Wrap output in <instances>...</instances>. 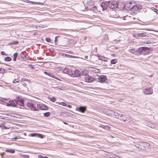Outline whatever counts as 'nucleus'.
Wrapping results in <instances>:
<instances>
[{
	"instance_id": "obj_42",
	"label": "nucleus",
	"mask_w": 158,
	"mask_h": 158,
	"mask_svg": "<svg viewBox=\"0 0 158 158\" xmlns=\"http://www.w3.org/2000/svg\"><path fill=\"white\" fill-rule=\"evenodd\" d=\"M135 50H129V51L130 52L133 54L135 52Z\"/></svg>"
},
{
	"instance_id": "obj_32",
	"label": "nucleus",
	"mask_w": 158,
	"mask_h": 158,
	"mask_svg": "<svg viewBox=\"0 0 158 158\" xmlns=\"http://www.w3.org/2000/svg\"><path fill=\"white\" fill-rule=\"evenodd\" d=\"M141 48V49H143H143H150L149 48H148L147 47H141L140 48H138V49H140Z\"/></svg>"
},
{
	"instance_id": "obj_21",
	"label": "nucleus",
	"mask_w": 158,
	"mask_h": 158,
	"mask_svg": "<svg viewBox=\"0 0 158 158\" xmlns=\"http://www.w3.org/2000/svg\"><path fill=\"white\" fill-rule=\"evenodd\" d=\"M138 35L139 37H144L147 35V34L146 33H140L138 34Z\"/></svg>"
},
{
	"instance_id": "obj_38",
	"label": "nucleus",
	"mask_w": 158,
	"mask_h": 158,
	"mask_svg": "<svg viewBox=\"0 0 158 158\" xmlns=\"http://www.w3.org/2000/svg\"><path fill=\"white\" fill-rule=\"evenodd\" d=\"M44 136L43 135L41 134H38V135L37 136H38V137H39L41 138H43L44 137Z\"/></svg>"
},
{
	"instance_id": "obj_12",
	"label": "nucleus",
	"mask_w": 158,
	"mask_h": 158,
	"mask_svg": "<svg viewBox=\"0 0 158 158\" xmlns=\"http://www.w3.org/2000/svg\"><path fill=\"white\" fill-rule=\"evenodd\" d=\"M10 105L14 107H17V103L16 102V100H12L10 101Z\"/></svg>"
},
{
	"instance_id": "obj_48",
	"label": "nucleus",
	"mask_w": 158,
	"mask_h": 158,
	"mask_svg": "<svg viewBox=\"0 0 158 158\" xmlns=\"http://www.w3.org/2000/svg\"><path fill=\"white\" fill-rule=\"evenodd\" d=\"M105 126L106 125H101V126H100L102 127V128H103L104 129H105Z\"/></svg>"
},
{
	"instance_id": "obj_2",
	"label": "nucleus",
	"mask_w": 158,
	"mask_h": 158,
	"mask_svg": "<svg viewBox=\"0 0 158 158\" xmlns=\"http://www.w3.org/2000/svg\"><path fill=\"white\" fill-rule=\"evenodd\" d=\"M106 80L107 77L106 76L101 75L99 77L98 76V78H95V81L103 83L105 82Z\"/></svg>"
},
{
	"instance_id": "obj_4",
	"label": "nucleus",
	"mask_w": 158,
	"mask_h": 158,
	"mask_svg": "<svg viewBox=\"0 0 158 158\" xmlns=\"http://www.w3.org/2000/svg\"><path fill=\"white\" fill-rule=\"evenodd\" d=\"M110 3V1L106 2H102L101 4V7L102 8L103 10H106L108 7H109V4Z\"/></svg>"
},
{
	"instance_id": "obj_35",
	"label": "nucleus",
	"mask_w": 158,
	"mask_h": 158,
	"mask_svg": "<svg viewBox=\"0 0 158 158\" xmlns=\"http://www.w3.org/2000/svg\"><path fill=\"white\" fill-rule=\"evenodd\" d=\"M152 40H148L146 41L144 43L146 44H149L151 43H152Z\"/></svg>"
},
{
	"instance_id": "obj_34",
	"label": "nucleus",
	"mask_w": 158,
	"mask_h": 158,
	"mask_svg": "<svg viewBox=\"0 0 158 158\" xmlns=\"http://www.w3.org/2000/svg\"><path fill=\"white\" fill-rule=\"evenodd\" d=\"M50 100L52 102H54L56 100V99L54 97H53L50 98Z\"/></svg>"
},
{
	"instance_id": "obj_28",
	"label": "nucleus",
	"mask_w": 158,
	"mask_h": 158,
	"mask_svg": "<svg viewBox=\"0 0 158 158\" xmlns=\"http://www.w3.org/2000/svg\"><path fill=\"white\" fill-rule=\"evenodd\" d=\"M30 3H32V4H39V5H42L43 3H42V2H31V1H30Z\"/></svg>"
},
{
	"instance_id": "obj_15",
	"label": "nucleus",
	"mask_w": 158,
	"mask_h": 158,
	"mask_svg": "<svg viewBox=\"0 0 158 158\" xmlns=\"http://www.w3.org/2000/svg\"><path fill=\"white\" fill-rule=\"evenodd\" d=\"M74 75L76 77H80L81 76V72L79 70H76L74 72Z\"/></svg>"
},
{
	"instance_id": "obj_30",
	"label": "nucleus",
	"mask_w": 158,
	"mask_h": 158,
	"mask_svg": "<svg viewBox=\"0 0 158 158\" xmlns=\"http://www.w3.org/2000/svg\"><path fill=\"white\" fill-rule=\"evenodd\" d=\"M69 42L71 44H75V41L73 39H70L69 40Z\"/></svg>"
},
{
	"instance_id": "obj_17",
	"label": "nucleus",
	"mask_w": 158,
	"mask_h": 158,
	"mask_svg": "<svg viewBox=\"0 0 158 158\" xmlns=\"http://www.w3.org/2000/svg\"><path fill=\"white\" fill-rule=\"evenodd\" d=\"M44 73L46 74V75H47L50 77H52L53 78H55L57 80H59V79H58V78H56L55 77H54L52 74H51L49 73H48L46 71H45L44 72Z\"/></svg>"
},
{
	"instance_id": "obj_24",
	"label": "nucleus",
	"mask_w": 158,
	"mask_h": 158,
	"mask_svg": "<svg viewBox=\"0 0 158 158\" xmlns=\"http://www.w3.org/2000/svg\"><path fill=\"white\" fill-rule=\"evenodd\" d=\"M19 43V42L17 41H11L10 43V44H17Z\"/></svg>"
},
{
	"instance_id": "obj_51",
	"label": "nucleus",
	"mask_w": 158,
	"mask_h": 158,
	"mask_svg": "<svg viewBox=\"0 0 158 158\" xmlns=\"http://www.w3.org/2000/svg\"><path fill=\"white\" fill-rule=\"evenodd\" d=\"M56 103L57 104V103H58V104H59V105H61V102H56Z\"/></svg>"
},
{
	"instance_id": "obj_44",
	"label": "nucleus",
	"mask_w": 158,
	"mask_h": 158,
	"mask_svg": "<svg viewBox=\"0 0 158 158\" xmlns=\"http://www.w3.org/2000/svg\"><path fill=\"white\" fill-rule=\"evenodd\" d=\"M1 54L2 55H6V56H7V54H6L3 51H2L1 52Z\"/></svg>"
},
{
	"instance_id": "obj_58",
	"label": "nucleus",
	"mask_w": 158,
	"mask_h": 158,
	"mask_svg": "<svg viewBox=\"0 0 158 158\" xmlns=\"http://www.w3.org/2000/svg\"><path fill=\"white\" fill-rule=\"evenodd\" d=\"M63 123H64L65 124H67V125H68V124L67 123H66V122H63Z\"/></svg>"
},
{
	"instance_id": "obj_18",
	"label": "nucleus",
	"mask_w": 158,
	"mask_h": 158,
	"mask_svg": "<svg viewBox=\"0 0 158 158\" xmlns=\"http://www.w3.org/2000/svg\"><path fill=\"white\" fill-rule=\"evenodd\" d=\"M120 117H117V118L119 119L120 120L123 121V122H125L127 120V118L125 117V116H124V117H123L119 116Z\"/></svg>"
},
{
	"instance_id": "obj_10",
	"label": "nucleus",
	"mask_w": 158,
	"mask_h": 158,
	"mask_svg": "<svg viewBox=\"0 0 158 158\" xmlns=\"http://www.w3.org/2000/svg\"><path fill=\"white\" fill-rule=\"evenodd\" d=\"M133 5H132V3L130 2L129 3H126L124 6L126 9L127 10H131Z\"/></svg>"
},
{
	"instance_id": "obj_64",
	"label": "nucleus",
	"mask_w": 158,
	"mask_h": 158,
	"mask_svg": "<svg viewBox=\"0 0 158 158\" xmlns=\"http://www.w3.org/2000/svg\"><path fill=\"white\" fill-rule=\"evenodd\" d=\"M0 62H1V61H0ZM0 64H1V63L0 62Z\"/></svg>"
},
{
	"instance_id": "obj_14",
	"label": "nucleus",
	"mask_w": 158,
	"mask_h": 158,
	"mask_svg": "<svg viewBox=\"0 0 158 158\" xmlns=\"http://www.w3.org/2000/svg\"><path fill=\"white\" fill-rule=\"evenodd\" d=\"M63 72L64 73H66L70 75H72L73 74L72 71L67 68L64 69Z\"/></svg>"
},
{
	"instance_id": "obj_7",
	"label": "nucleus",
	"mask_w": 158,
	"mask_h": 158,
	"mask_svg": "<svg viewBox=\"0 0 158 158\" xmlns=\"http://www.w3.org/2000/svg\"><path fill=\"white\" fill-rule=\"evenodd\" d=\"M143 92L145 94H152V89L151 88H147L143 90Z\"/></svg>"
},
{
	"instance_id": "obj_23",
	"label": "nucleus",
	"mask_w": 158,
	"mask_h": 158,
	"mask_svg": "<svg viewBox=\"0 0 158 158\" xmlns=\"http://www.w3.org/2000/svg\"><path fill=\"white\" fill-rule=\"evenodd\" d=\"M50 115V113L49 112H47L44 114V116L45 117H47Z\"/></svg>"
},
{
	"instance_id": "obj_43",
	"label": "nucleus",
	"mask_w": 158,
	"mask_h": 158,
	"mask_svg": "<svg viewBox=\"0 0 158 158\" xmlns=\"http://www.w3.org/2000/svg\"><path fill=\"white\" fill-rule=\"evenodd\" d=\"M20 138V136H17L15 137V138H13L12 139H19Z\"/></svg>"
},
{
	"instance_id": "obj_56",
	"label": "nucleus",
	"mask_w": 158,
	"mask_h": 158,
	"mask_svg": "<svg viewBox=\"0 0 158 158\" xmlns=\"http://www.w3.org/2000/svg\"><path fill=\"white\" fill-rule=\"evenodd\" d=\"M52 87L53 88H57V87H54L53 84H52Z\"/></svg>"
},
{
	"instance_id": "obj_8",
	"label": "nucleus",
	"mask_w": 158,
	"mask_h": 158,
	"mask_svg": "<svg viewBox=\"0 0 158 158\" xmlns=\"http://www.w3.org/2000/svg\"><path fill=\"white\" fill-rule=\"evenodd\" d=\"M110 114H111V115H112L113 116H118L119 117L121 116L124 117V116H125V115H123L118 114V113L116 112L115 111H114L113 110H110Z\"/></svg>"
},
{
	"instance_id": "obj_61",
	"label": "nucleus",
	"mask_w": 158,
	"mask_h": 158,
	"mask_svg": "<svg viewBox=\"0 0 158 158\" xmlns=\"http://www.w3.org/2000/svg\"><path fill=\"white\" fill-rule=\"evenodd\" d=\"M156 12L158 14V11H156Z\"/></svg>"
},
{
	"instance_id": "obj_59",
	"label": "nucleus",
	"mask_w": 158,
	"mask_h": 158,
	"mask_svg": "<svg viewBox=\"0 0 158 158\" xmlns=\"http://www.w3.org/2000/svg\"><path fill=\"white\" fill-rule=\"evenodd\" d=\"M31 66H32V69H34V67L32 66V65H31Z\"/></svg>"
},
{
	"instance_id": "obj_6",
	"label": "nucleus",
	"mask_w": 158,
	"mask_h": 158,
	"mask_svg": "<svg viewBox=\"0 0 158 158\" xmlns=\"http://www.w3.org/2000/svg\"><path fill=\"white\" fill-rule=\"evenodd\" d=\"M37 107L40 110H47L48 107L46 105L43 104H37Z\"/></svg>"
},
{
	"instance_id": "obj_50",
	"label": "nucleus",
	"mask_w": 158,
	"mask_h": 158,
	"mask_svg": "<svg viewBox=\"0 0 158 158\" xmlns=\"http://www.w3.org/2000/svg\"><path fill=\"white\" fill-rule=\"evenodd\" d=\"M50 51V52H51V53H53L54 52V50H49Z\"/></svg>"
},
{
	"instance_id": "obj_29",
	"label": "nucleus",
	"mask_w": 158,
	"mask_h": 158,
	"mask_svg": "<svg viewBox=\"0 0 158 158\" xmlns=\"http://www.w3.org/2000/svg\"><path fill=\"white\" fill-rule=\"evenodd\" d=\"M21 156L23 158H28L29 157V156L28 155L22 154Z\"/></svg>"
},
{
	"instance_id": "obj_52",
	"label": "nucleus",
	"mask_w": 158,
	"mask_h": 158,
	"mask_svg": "<svg viewBox=\"0 0 158 158\" xmlns=\"http://www.w3.org/2000/svg\"><path fill=\"white\" fill-rule=\"evenodd\" d=\"M154 11L155 12H156V11L158 12V10L155 8V10H154Z\"/></svg>"
},
{
	"instance_id": "obj_37",
	"label": "nucleus",
	"mask_w": 158,
	"mask_h": 158,
	"mask_svg": "<svg viewBox=\"0 0 158 158\" xmlns=\"http://www.w3.org/2000/svg\"><path fill=\"white\" fill-rule=\"evenodd\" d=\"M38 158H48V157L47 156H43L42 155H39L38 156Z\"/></svg>"
},
{
	"instance_id": "obj_5",
	"label": "nucleus",
	"mask_w": 158,
	"mask_h": 158,
	"mask_svg": "<svg viewBox=\"0 0 158 158\" xmlns=\"http://www.w3.org/2000/svg\"><path fill=\"white\" fill-rule=\"evenodd\" d=\"M85 81L88 83H90L93 82L95 79L92 76H88L85 77Z\"/></svg>"
},
{
	"instance_id": "obj_16",
	"label": "nucleus",
	"mask_w": 158,
	"mask_h": 158,
	"mask_svg": "<svg viewBox=\"0 0 158 158\" xmlns=\"http://www.w3.org/2000/svg\"><path fill=\"white\" fill-rule=\"evenodd\" d=\"M5 152H6L9 153L11 154L14 153L15 152V151L14 150L9 149H6Z\"/></svg>"
},
{
	"instance_id": "obj_62",
	"label": "nucleus",
	"mask_w": 158,
	"mask_h": 158,
	"mask_svg": "<svg viewBox=\"0 0 158 158\" xmlns=\"http://www.w3.org/2000/svg\"><path fill=\"white\" fill-rule=\"evenodd\" d=\"M69 53H70V54H72V53H71H71H69Z\"/></svg>"
},
{
	"instance_id": "obj_39",
	"label": "nucleus",
	"mask_w": 158,
	"mask_h": 158,
	"mask_svg": "<svg viewBox=\"0 0 158 158\" xmlns=\"http://www.w3.org/2000/svg\"><path fill=\"white\" fill-rule=\"evenodd\" d=\"M90 9L91 10H93V11H95L97 9H96V7L95 6H94L93 8H90Z\"/></svg>"
},
{
	"instance_id": "obj_33",
	"label": "nucleus",
	"mask_w": 158,
	"mask_h": 158,
	"mask_svg": "<svg viewBox=\"0 0 158 158\" xmlns=\"http://www.w3.org/2000/svg\"><path fill=\"white\" fill-rule=\"evenodd\" d=\"M46 41L48 43H51L52 40L49 38H47L45 39Z\"/></svg>"
},
{
	"instance_id": "obj_1",
	"label": "nucleus",
	"mask_w": 158,
	"mask_h": 158,
	"mask_svg": "<svg viewBox=\"0 0 158 158\" xmlns=\"http://www.w3.org/2000/svg\"><path fill=\"white\" fill-rule=\"evenodd\" d=\"M17 103V107H18V105L19 106H23L26 109H30L31 110L35 111H38V110L36 109V107L31 102L27 103L26 105L24 104L23 100L21 98H19L18 100H16Z\"/></svg>"
},
{
	"instance_id": "obj_57",
	"label": "nucleus",
	"mask_w": 158,
	"mask_h": 158,
	"mask_svg": "<svg viewBox=\"0 0 158 158\" xmlns=\"http://www.w3.org/2000/svg\"><path fill=\"white\" fill-rule=\"evenodd\" d=\"M102 60V61H107V60H105V59H104V60Z\"/></svg>"
},
{
	"instance_id": "obj_40",
	"label": "nucleus",
	"mask_w": 158,
	"mask_h": 158,
	"mask_svg": "<svg viewBox=\"0 0 158 158\" xmlns=\"http://www.w3.org/2000/svg\"><path fill=\"white\" fill-rule=\"evenodd\" d=\"M61 105L63 106H67V105L64 102H61Z\"/></svg>"
},
{
	"instance_id": "obj_31",
	"label": "nucleus",
	"mask_w": 158,
	"mask_h": 158,
	"mask_svg": "<svg viewBox=\"0 0 158 158\" xmlns=\"http://www.w3.org/2000/svg\"><path fill=\"white\" fill-rule=\"evenodd\" d=\"M136 7H137V6H135V5L133 6L131 10L134 11L137 10H138Z\"/></svg>"
},
{
	"instance_id": "obj_53",
	"label": "nucleus",
	"mask_w": 158,
	"mask_h": 158,
	"mask_svg": "<svg viewBox=\"0 0 158 158\" xmlns=\"http://www.w3.org/2000/svg\"><path fill=\"white\" fill-rule=\"evenodd\" d=\"M57 37H56L55 38V42L56 43V41H57Z\"/></svg>"
},
{
	"instance_id": "obj_9",
	"label": "nucleus",
	"mask_w": 158,
	"mask_h": 158,
	"mask_svg": "<svg viewBox=\"0 0 158 158\" xmlns=\"http://www.w3.org/2000/svg\"><path fill=\"white\" fill-rule=\"evenodd\" d=\"M86 110V107L85 106H80L76 108V110L81 112L84 113Z\"/></svg>"
},
{
	"instance_id": "obj_46",
	"label": "nucleus",
	"mask_w": 158,
	"mask_h": 158,
	"mask_svg": "<svg viewBox=\"0 0 158 158\" xmlns=\"http://www.w3.org/2000/svg\"><path fill=\"white\" fill-rule=\"evenodd\" d=\"M138 51V52H142L143 51H144L145 50H137Z\"/></svg>"
},
{
	"instance_id": "obj_49",
	"label": "nucleus",
	"mask_w": 158,
	"mask_h": 158,
	"mask_svg": "<svg viewBox=\"0 0 158 158\" xmlns=\"http://www.w3.org/2000/svg\"><path fill=\"white\" fill-rule=\"evenodd\" d=\"M146 146L147 147H149V146H150V145L149 143H146Z\"/></svg>"
},
{
	"instance_id": "obj_13",
	"label": "nucleus",
	"mask_w": 158,
	"mask_h": 158,
	"mask_svg": "<svg viewBox=\"0 0 158 158\" xmlns=\"http://www.w3.org/2000/svg\"><path fill=\"white\" fill-rule=\"evenodd\" d=\"M60 55H61L62 56H65L66 57H70V58H76L77 57L76 56L70 55L69 54H66L64 53H60Z\"/></svg>"
},
{
	"instance_id": "obj_11",
	"label": "nucleus",
	"mask_w": 158,
	"mask_h": 158,
	"mask_svg": "<svg viewBox=\"0 0 158 158\" xmlns=\"http://www.w3.org/2000/svg\"><path fill=\"white\" fill-rule=\"evenodd\" d=\"M118 6L117 3L115 2H112L110 3L109 4V8L113 9L116 8Z\"/></svg>"
},
{
	"instance_id": "obj_60",
	"label": "nucleus",
	"mask_w": 158,
	"mask_h": 158,
	"mask_svg": "<svg viewBox=\"0 0 158 158\" xmlns=\"http://www.w3.org/2000/svg\"><path fill=\"white\" fill-rule=\"evenodd\" d=\"M112 55V56H114L115 55V54H113V55Z\"/></svg>"
},
{
	"instance_id": "obj_54",
	"label": "nucleus",
	"mask_w": 158,
	"mask_h": 158,
	"mask_svg": "<svg viewBox=\"0 0 158 158\" xmlns=\"http://www.w3.org/2000/svg\"><path fill=\"white\" fill-rule=\"evenodd\" d=\"M88 57V56H85V59H87Z\"/></svg>"
},
{
	"instance_id": "obj_25",
	"label": "nucleus",
	"mask_w": 158,
	"mask_h": 158,
	"mask_svg": "<svg viewBox=\"0 0 158 158\" xmlns=\"http://www.w3.org/2000/svg\"><path fill=\"white\" fill-rule=\"evenodd\" d=\"M117 62L116 59H112L110 61L111 64H116Z\"/></svg>"
},
{
	"instance_id": "obj_27",
	"label": "nucleus",
	"mask_w": 158,
	"mask_h": 158,
	"mask_svg": "<svg viewBox=\"0 0 158 158\" xmlns=\"http://www.w3.org/2000/svg\"><path fill=\"white\" fill-rule=\"evenodd\" d=\"M135 6H137L136 8L138 10H140L142 8V6L140 5H136Z\"/></svg>"
},
{
	"instance_id": "obj_63",
	"label": "nucleus",
	"mask_w": 158,
	"mask_h": 158,
	"mask_svg": "<svg viewBox=\"0 0 158 158\" xmlns=\"http://www.w3.org/2000/svg\"><path fill=\"white\" fill-rule=\"evenodd\" d=\"M137 148H138L139 147V146H137Z\"/></svg>"
},
{
	"instance_id": "obj_19",
	"label": "nucleus",
	"mask_w": 158,
	"mask_h": 158,
	"mask_svg": "<svg viewBox=\"0 0 158 158\" xmlns=\"http://www.w3.org/2000/svg\"><path fill=\"white\" fill-rule=\"evenodd\" d=\"M18 56V53L17 52L13 54L14 58L13 60L14 61H16V59Z\"/></svg>"
},
{
	"instance_id": "obj_26",
	"label": "nucleus",
	"mask_w": 158,
	"mask_h": 158,
	"mask_svg": "<svg viewBox=\"0 0 158 158\" xmlns=\"http://www.w3.org/2000/svg\"><path fill=\"white\" fill-rule=\"evenodd\" d=\"M5 69L3 68H0V73H4L5 72Z\"/></svg>"
},
{
	"instance_id": "obj_41",
	"label": "nucleus",
	"mask_w": 158,
	"mask_h": 158,
	"mask_svg": "<svg viewBox=\"0 0 158 158\" xmlns=\"http://www.w3.org/2000/svg\"><path fill=\"white\" fill-rule=\"evenodd\" d=\"M19 81H18V79H15L13 81V83H16L18 82Z\"/></svg>"
},
{
	"instance_id": "obj_20",
	"label": "nucleus",
	"mask_w": 158,
	"mask_h": 158,
	"mask_svg": "<svg viewBox=\"0 0 158 158\" xmlns=\"http://www.w3.org/2000/svg\"><path fill=\"white\" fill-rule=\"evenodd\" d=\"M11 60H12L11 58L9 56L6 57L4 58V60L6 61H8V62L11 61Z\"/></svg>"
},
{
	"instance_id": "obj_3",
	"label": "nucleus",
	"mask_w": 158,
	"mask_h": 158,
	"mask_svg": "<svg viewBox=\"0 0 158 158\" xmlns=\"http://www.w3.org/2000/svg\"><path fill=\"white\" fill-rule=\"evenodd\" d=\"M27 54L25 51L22 52L18 56V59L21 61L26 60Z\"/></svg>"
},
{
	"instance_id": "obj_22",
	"label": "nucleus",
	"mask_w": 158,
	"mask_h": 158,
	"mask_svg": "<svg viewBox=\"0 0 158 158\" xmlns=\"http://www.w3.org/2000/svg\"><path fill=\"white\" fill-rule=\"evenodd\" d=\"M87 72L85 71H83L82 72H81V75L87 76Z\"/></svg>"
},
{
	"instance_id": "obj_36",
	"label": "nucleus",
	"mask_w": 158,
	"mask_h": 158,
	"mask_svg": "<svg viewBox=\"0 0 158 158\" xmlns=\"http://www.w3.org/2000/svg\"><path fill=\"white\" fill-rule=\"evenodd\" d=\"M38 134L33 133L31 134V135L32 137L37 136Z\"/></svg>"
},
{
	"instance_id": "obj_55",
	"label": "nucleus",
	"mask_w": 158,
	"mask_h": 158,
	"mask_svg": "<svg viewBox=\"0 0 158 158\" xmlns=\"http://www.w3.org/2000/svg\"><path fill=\"white\" fill-rule=\"evenodd\" d=\"M155 127V126L154 125H153L152 127H151L152 128H154Z\"/></svg>"
},
{
	"instance_id": "obj_45",
	"label": "nucleus",
	"mask_w": 158,
	"mask_h": 158,
	"mask_svg": "<svg viewBox=\"0 0 158 158\" xmlns=\"http://www.w3.org/2000/svg\"><path fill=\"white\" fill-rule=\"evenodd\" d=\"M110 128V127L109 126H107V125H106L105 129H109Z\"/></svg>"
},
{
	"instance_id": "obj_47",
	"label": "nucleus",
	"mask_w": 158,
	"mask_h": 158,
	"mask_svg": "<svg viewBox=\"0 0 158 158\" xmlns=\"http://www.w3.org/2000/svg\"><path fill=\"white\" fill-rule=\"evenodd\" d=\"M67 107H68L69 108H71L72 107V106L71 105H67V106H66Z\"/></svg>"
}]
</instances>
